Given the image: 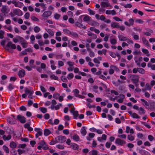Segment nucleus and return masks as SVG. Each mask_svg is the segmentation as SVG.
<instances>
[{
    "instance_id": "1",
    "label": "nucleus",
    "mask_w": 155,
    "mask_h": 155,
    "mask_svg": "<svg viewBox=\"0 0 155 155\" xmlns=\"http://www.w3.org/2000/svg\"><path fill=\"white\" fill-rule=\"evenodd\" d=\"M39 145L37 147V148L41 150L42 148L44 150H46L48 149V145L44 140L40 141L38 143Z\"/></svg>"
},
{
    "instance_id": "2",
    "label": "nucleus",
    "mask_w": 155,
    "mask_h": 155,
    "mask_svg": "<svg viewBox=\"0 0 155 155\" xmlns=\"http://www.w3.org/2000/svg\"><path fill=\"white\" fill-rule=\"evenodd\" d=\"M10 48L11 47L12 49H15L16 48V45L14 44H13L12 42L11 41H9L8 42L7 44L6 45V47L5 48L8 51H10L11 53L13 52L12 51H10V49L9 48Z\"/></svg>"
},
{
    "instance_id": "3",
    "label": "nucleus",
    "mask_w": 155,
    "mask_h": 155,
    "mask_svg": "<svg viewBox=\"0 0 155 155\" xmlns=\"http://www.w3.org/2000/svg\"><path fill=\"white\" fill-rule=\"evenodd\" d=\"M55 139L56 142L62 143L66 141V138L64 136H59L55 138Z\"/></svg>"
},
{
    "instance_id": "4",
    "label": "nucleus",
    "mask_w": 155,
    "mask_h": 155,
    "mask_svg": "<svg viewBox=\"0 0 155 155\" xmlns=\"http://www.w3.org/2000/svg\"><path fill=\"white\" fill-rule=\"evenodd\" d=\"M131 81L134 84H137L139 81V76L138 75L134 74L131 76Z\"/></svg>"
},
{
    "instance_id": "5",
    "label": "nucleus",
    "mask_w": 155,
    "mask_h": 155,
    "mask_svg": "<svg viewBox=\"0 0 155 155\" xmlns=\"http://www.w3.org/2000/svg\"><path fill=\"white\" fill-rule=\"evenodd\" d=\"M17 119L21 123L24 124L26 121V118L23 116L19 114L17 116Z\"/></svg>"
},
{
    "instance_id": "6",
    "label": "nucleus",
    "mask_w": 155,
    "mask_h": 155,
    "mask_svg": "<svg viewBox=\"0 0 155 155\" xmlns=\"http://www.w3.org/2000/svg\"><path fill=\"white\" fill-rule=\"evenodd\" d=\"M13 4L14 5L15 7L20 8H21L24 5L23 3L19 1L17 2L15 1H14V2H13Z\"/></svg>"
},
{
    "instance_id": "7",
    "label": "nucleus",
    "mask_w": 155,
    "mask_h": 155,
    "mask_svg": "<svg viewBox=\"0 0 155 155\" xmlns=\"http://www.w3.org/2000/svg\"><path fill=\"white\" fill-rule=\"evenodd\" d=\"M25 74V72L24 70L21 69L20 70L18 73L19 77L20 78L23 77Z\"/></svg>"
},
{
    "instance_id": "8",
    "label": "nucleus",
    "mask_w": 155,
    "mask_h": 155,
    "mask_svg": "<svg viewBox=\"0 0 155 155\" xmlns=\"http://www.w3.org/2000/svg\"><path fill=\"white\" fill-rule=\"evenodd\" d=\"M109 1L108 0H104L101 2V6L103 7H107L109 6Z\"/></svg>"
},
{
    "instance_id": "9",
    "label": "nucleus",
    "mask_w": 155,
    "mask_h": 155,
    "mask_svg": "<svg viewBox=\"0 0 155 155\" xmlns=\"http://www.w3.org/2000/svg\"><path fill=\"white\" fill-rule=\"evenodd\" d=\"M52 12L50 11H47L44 12L42 14V16L44 18H47L50 16Z\"/></svg>"
},
{
    "instance_id": "10",
    "label": "nucleus",
    "mask_w": 155,
    "mask_h": 155,
    "mask_svg": "<svg viewBox=\"0 0 155 155\" xmlns=\"http://www.w3.org/2000/svg\"><path fill=\"white\" fill-rule=\"evenodd\" d=\"M115 143L118 145H122L125 144L126 142L124 140H121L120 138H117L115 140Z\"/></svg>"
},
{
    "instance_id": "11",
    "label": "nucleus",
    "mask_w": 155,
    "mask_h": 155,
    "mask_svg": "<svg viewBox=\"0 0 155 155\" xmlns=\"http://www.w3.org/2000/svg\"><path fill=\"white\" fill-rule=\"evenodd\" d=\"M88 24L94 26H98L99 25V24L98 22L92 20H90Z\"/></svg>"
},
{
    "instance_id": "12",
    "label": "nucleus",
    "mask_w": 155,
    "mask_h": 155,
    "mask_svg": "<svg viewBox=\"0 0 155 155\" xmlns=\"http://www.w3.org/2000/svg\"><path fill=\"white\" fill-rule=\"evenodd\" d=\"M81 23L79 21L76 22L75 23V25L79 28H81L82 27L84 29H86V26H83V24H81Z\"/></svg>"
},
{
    "instance_id": "13",
    "label": "nucleus",
    "mask_w": 155,
    "mask_h": 155,
    "mask_svg": "<svg viewBox=\"0 0 155 155\" xmlns=\"http://www.w3.org/2000/svg\"><path fill=\"white\" fill-rule=\"evenodd\" d=\"M86 129V127H85L83 126L81 127L80 130L81 134L84 136H85L87 134Z\"/></svg>"
},
{
    "instance_id": "14",
    "label": "nucleus",
    "mask_w": 155,
    "mask_h": 155,
    "mask_svg": "<svg viewBox=\"0 0 155 155\" xmlns=\"http://www.w3.org/2000/svg\"><path fill=\"white\" fill-rule=\"evenodd\" d=\"M17 145L16 143L14 141H12L10 143V147L12 149H14L16 148L17 147Z\"/></svg>"
},
{
    "instance_id": "15",
    "label": "nucleus",
    "mask_w": 155,
    "mask_h": 155,
    "mask_svg": "<svg viewBox=\"0 0 155 155\" xmlns=\"http://www.w3.org/2000/svg\"><path fill=\"white\" fill-rule=\"evenodd\" d=\"M70 146L71 148L74 150H77L79 148L78 145L74 143H71Z\"/></svg>"
},
{
    "instance_id": "16",
    "label": "nucleus",
    "mask_w": 155,
    "mask_h": 155,
    "mask_svg": "<svg viewBox=\"0 0 155 155\" xmlns=\"http://www.w3.org/2000/svg\"><path fill=\"white\" fill-rule=\"evenodd\" d=\"M2 9L1 10V11L2 12L1 13L5 14V15L6 14L8 13V12H7V7L5 5H2Z\"/></svg>"
},
{
    "instance_id": "17",
    "label": "nucleus",
    "mask_w": 155,
    "mask_h": 155,
    "mask_svg": "<svg viewBox=\"0 0 155 155\" xmlns=\"http://www.w3.org/2000/svg\"><path fill=\"white\" fill-rule=\"evenodd\" d=\"M111 26L112 27L117 28H119V23L116 22H112L111 24Z\"/></svg>"
},
{
    "instance_id": "18",
    "label": "nucleus",
    "mask_w": 155,
    "mask_h": 155,
    "mask_svg": "<svg viewBox=\"0 0 155 155\" xmlns=\"http://www.w3.org/2000/svg\"><path fill=\"white\" fill-rule=\"evenodd\" d=\"M118 38L119 40L120 41H127V38L123 36L122 35H118Z\"/></svg>"
},
{
    "instance_id": "19",
    "label": "nucleus",
    "mask_w": 155,
    "mask_h": 155,
    "mask_svg": "<svg viewBox=\"0 0 155 155\" xmlns=\"http://www.w3.org/2000/svg\"><path fill=\"white\" fill-rule=\"evenodd\" d=\"M35 130L37 132V134L39 136H41L42 134V130L41 129L38 128H35Z\"/></svg>"
},
{
    "instance_id": "20",
    "label": "nucleus",
    "mask_w": 155,
    "mask_h": 155,
    "mask_svg": "<svg viewBox=\"0 0 155 155\" xmlns=\"http://www.w3.org/2000/svg\"><path fill=\"white\" fill-rule=\"evenodd\" d=\"M150 109L152 111H153L155 109V102H150Z\"/></svg>"
},
{
    "instance_id": "21",
    "label": "nucleus",
    "mask_w": 155,
    "mask_h": 155,
    "mask_svg": "<svg viewBox=\"0 0 155 155\" xmlns=\"http://www.w3.org/2000/svg\"><path fill=\"white\" fill-rule=\"evenodd\" d=\"M142 39L143 42L144 44L145 45L148 47H150V45L148 42V41L144 37H142Z\"/></svg>"
},
{
    "instance_id": "22",
    "label": "nucleus",
    "mask_w": 155,
    "mask_h": 155,
    "mask_svg": "<svg viewBox=\"0 0 155 155\" xmlns=\"http://www.w3.org/2000/svg\"><path fill=\"white\" fill-rule=\"evenodd\" d=\"M51 133V131L48 129H45L44 131V135L45 136L48 135Z\"/></svg>"
},
{
    "instance_id": "23",
    "label": "nucleus",
    "mask_w": 155,
    "mask_h": 155,
    "mask_svg": "<svg viewBox=\"0 0 155 155\" xmlns=\"http://www.w3.org/2000/svg\"><path fill=\"white\" fill-rule=\"evenodd\" d=\"M25 92L27 94L32 95L34 93V91H33L30 90L26 88L25 89Z\"/></svg>"
},
{
    "instance_id": "24",
    "label": "nucleus",
    "mask_w": 155,
    "mask_h": 155,
    "mask_svg": "<svg viewBox=\"0 0 155 155\" xmlns=\"http://www.w3.org/2000/svg\"><path fill=\"white\" fill-rule=\"evenodd\" d=\"M12 137L11 135H9L7 136H6L5 135H3L2 138L4 140H10Z\"/></svg>"
},
{
    "instance_id": "25",
    "label": "nucleus",
    "mask_w": 155,
    "mask_h": 155,
    "mask_svg": "<svg viewBox=\"0 0 155 155\" xmlns=\"http://www.w3.org/2000/svg\"><path fill=\"white\" fill-rule=\"evenodd\" d=\"M73 139L76 141H80V137L77 134H75L73 137Z\"/></svg>"
},
{
    "instance_id": "26",
    "label": "nucleus",
    "mask_w": 155,
    "mask_h": 155,
    "mask_svg": "<svg viewBox=\"0 0 155 155\" xmlns=\"http://www.w3.org/2000/svg\"><path fill=\"white\" fill-rule=\"evenodd\" d=\"M90 155H97L98 153L97 151L95 150H93L89 152ZM98 155H100L98 154Z\"/></svg>"
},
{
    "instance_id": "27",
    "label": "nucleus",
    "mask_w": 155,
    "mask_h": 155,
    "mask_svg": "<svg viewBox=\"0 0 155 155\" xmlns=\"http://www.w3.org/2000/svg\"><path fill=\"white\" fill-rule=\"evenodd\" d=\"M138 110L139 113L140 114H144L145 113V110L141 107H140Z\"/></svg>"
},
{
    "instance_id": "28",
    "label": "nucleus",
    "mask_w": 155,
    "mask_h": 155,
    "mask_svg": "<svg viewBox=\"0 0 155 155\" xmlns=\"http://www.w3.org/2000/svg\"><path fill=\"white\" fill-rule=\"evenodd\" d=\"M120 4L122 6H123L125 8H130L132 7V5L131 4H124L123 3H120Z\"/></svg>"
},
{
    "instance_id": "29",
    "label": "nucleus",
    "mask_w": 155,
    "mask_h": 155,
    "mask_svg": "<svg viewBox=\"0 0 155 155\" xmlns=\"http://www.w3.org/2000/svg\"><path fill=\"white\" fill-rule=\"evenodd\" d=\"M78 111L77 110L75 111L73 113V114L74 115V119H77V117L79 116Z\"/></svg>"
},
{
    "instance_id": "30",
    "label": "nucleus",
    "mask_w": 155,
    "mask_h": 155,
    "mask_svg": "<svg viewBox=\"0 0 155 155\" xmlns=\"http://www.w3.org/2000/svg\"><path fill=\"white\" fill-rule=\"evenodd\" d=\"M39 109L43 113H45L47 112V109L45 107H40Z\"/></svg>"
},
{
    "instance_id": "31",
    "label": "nucleus",
    "mask_w": 155,
    "mask_h": 155,
    "mask_svg": "<svg viewBox=\"0 0 155 155\" xmlns=\"http://www.w3.org/2000/svg\"><path fill=\"white\" fill-rule=\"evenodd\" d=\"M84 16L83 18V20L84 21H90V18H91L90 17L87 15H84Z\"/></svg>"
},
{
    "instance_id": "32",
    "label": "nucleus",
    "mask_w": 155,
    "mask_h": 155,
    "mask_svg": "<svg viewBox=\"0 0 155 155\" xmlns=\"http://www.w3.org/2000/svg\"><path fill=\"white\" fill-rule=\"evenodd\" d=\"M3 149L4 150L6 153H8L9 152V148L6 146L4 145L3 147Z\"/></svg>"
},
{
    "instance_id": "33",
    "label": "nucleus",
    "mask_w": 155,
    "mask_h": 155,
    "mask_svg": "<svg viewBox=\"0 0 155 155\" xmlns=\"http://www.w3.org/2000/svg\"><path fill=\"white\" fill-rule=\"evenodd\" d=\"M139 153L142 155H147V151L143 150H140Z\"/></svg>"
},
{
    "instance_id": "34",
    "label": "nucleus",
    "mask_w": 155,
    "mask_h": 155,
    "mask_svg": "<svg viewBox=\"0 0 155 155\" xmlns=\"http://www.w3.org/2000/svg\"><path fill=\"white\" fill-rule=\"evenodd\" d=\"M127 139L129 140L133 141L134 139V136H133L131 134L128 135L127 136Z\"/></svg>"
},
{
    "instance_id": "35",
    "label": "nucleus",
    "mask_w": 155,
    "mask_h": 155,
    "mask_svg": "<svg viewBox=\"0 0 155 155\" xmlns=\"http://www.w3.org/2000/svg\"><path fill=\"white\" fill-rule=\"evenodd\" d=\"M110 43L112 45H115L116 44L117 42V41L115 38H112L110 39Z\"/></svg>"
},
{
    "instance_id": "36",
    "label": "nucleus",
    "mask_w": 155,
    "mask_h": 155,
    "mask_svg": "<svg viewBox=\"0 0 155 155\" xmlns=\"http://www.w3.org/2000/svg\"><path fill=\"white\" fill-rule=\"evenodd\" d=\"M34 31L35 33H38L41 30L40 28L38 26H35L34 28Z\"/></svg>"
},
{
    "instance_id": "37",
    "label": "nucleus",
    "mask_w": 155,
    "mask_h": 155,
    "mask_svg": "<svg viewBox=\"0 0 155 155\" xmlns=\"http://www.w3.org/2000/svg\"><path fill=\"white\" fill-rule=\"evenodd\" d=\"M138 72L142 74H144L145 73V70L142 68H138Z\"/></svg>"
},
{
    "instance_id": "38",
    "label": "nucleus",
    "mask_w": 155,
    "mask_h": 155,
    "mask_svg": "<svg viewBox=\"0 0 155 155\" xmlns=\"http://www.w3.org/2000/svg\"><path fill=\"white\" fill-rule=\"evenodd\" d=\"M140 100L141 101L144 102V104H143V105L146 107V106H149V104L147 102V101L144 100L143 99H141Z\"/></svg>"
},
{
    "instance_id": "39",
    "label": "nucleus",
    "mask_w": 155,
    "mask_h": 155,
    "mask_svg": "<svg viewBox=\"0 0 155 155\" xmlns=\"http://www.w3.org/2000/svg\"><path fill=\"white\" fill-rule=\"evenodd\" d=\"M31 18L32 20L35 21H39V20L38 18L34 16H31Z\"/></svg>"
},
{
    "instance_id": "40",
    "label": "nucleus",
    "mask_w": 155,
    "mask_h": 155,
    "mask_svg": "<svg viewBox=\"0 0 155 155\" xmlns=\"http://www.w3.org/2000/svg\"><path fill=\"white\" fill-rule=\"evenodd\" d=\"M5 16V14L0 13V21H2L4 20V16Z\"/></svg>"
},
{
    "instance_id": "41",
    "label": "nucleus",
    "mask_w": 155,
    "mask_h": 155,
    "mask_svg": "<svg viewBox=\"0 0 155 155\" xmlns=\"http://www.w3.org/2000/svg\"><path fill=\"white\" fill-rule=\"evenodd\" d=\"M59 96L60 95L58 93H55L53 94V97L56 99H58Z\"/></svg>"
},
{
    "instance_id": "42",
    "label": "nucleus",
    "mask_w": 155,
    "mask_h": 155,
    "mask_svg": "<svg viewBox=\"0 0 155 155\" xmlns=\"http://www.w3.org/2000/svg\"><path fill=\"white\" fill-rule=\"evenodd\" d=\"M87 11L90 15H94L95 14V12L90 8H87Z\"/></svg>"
},
{
    "instance_id": "43",
    "label": "nucleus",
    "mask_w": 155,
    "mask_h": 155,
    "mask_svg": "<svg viewBox=\"0 0 155 155\" xmlns=\"http://www.w3.org/2000/svg\"><path fill=\"white\" fill-rule=\"evenodd\" d=\"M131 117L134 118H140V116H138V115L135 113H133Z\"/></svg>"
},
{
    "instance_id": "44",
    "label": "nucleus",
    "mask_w": 155,
    "mask_h": 155,
    "mask_svg": "<svg viewBox=\"0 0 155 155\" xmlns=\"http://www.w3.org/2000/svg\"><path fill=\"white\" fill-rule=\"evenodd\" d=\"M26 146V144L25 143L23 144H19L18 146V148H25Z\"/></svg>"
},
{
    "instance_id": "45",
    "label": "nucleus",
    "mask_w": 155,
    "mask_h": 155,
    "mask_svg": "<svg viewBox=\"0 0 155 155\" xmlns=\"http://www.w3.org/2000/svg\"><path fill=\"white\" fill-rule=\"evenodd\" d=\"M50 78L52 79H54L56 80H58V77L54 74L51 75L50 76Z\"/></svg>"
},
{
    "instance_id": "46",
    "label": "nucleus",
    "mask_w": 155,
    "mask_h": 155,
    "mask_svg": "<svg viewBox=\"0 0 155 155\" xmlns=\"http://www.w3.org/2000/svg\"><path fill=\"white\" fill-rule=\"evenodd\" d=\"M74 74L72 73H70L68 75V78L69 80H70L71 79L73 78L74 77Z\"/></svg>"
},
{
    "instance_id": "47",
    "label": "nucleus",
    "mask_w": 155,
    "mask_h": 155,
    "mask_svg": "<svg viewBox=\"0 0 155 155\" xmlns=\"http://www.w3.org/2000/svg\"><path fill=\"white\" fill-rule=\"evenodd\" d=\"M70 34L72 35L74 38H78V35L75 32H71Z\"/></svg>"
},
{
    "instance_id": "48",
    "label": "nucleus",
    "mask_w": 155,
    "mask_h": 155,
    "mask_svg": "<svg viewBox=\"0 0 155 155\" xmlns=\"http://www.w3.org/2000/svg\"><path fill=\"white\" fill-rule=\"evenodd\" d=\"M4 32L2 30H0V38L2 39L4 38Z\"/></svg>"
},
{
    "instance_id": "49",
    "label": "nucleus",
    "mask_w": 155,
    "mask_h": 155,
    "mask_svg": "<svg viewBox=\"0 0 155 155\" xmlns=\"http://www.w3.org/2000/svg\"><path fill=\"white\" fill-rule=\"evenodd\" d=\"M17 38L20 40V42L21 43L22 42L25 41L24 39L22 37L20 36H17Z\"/></svg>"
},
{
    "instance_id": "50",
    "label": "nucleus",
    "mask_w": 155,
    "mask_h": 155,
    "mask_svg": "<svg viewBox=\"0 0 155 155\" xmlns=\"http://www.w3.org/2000/svg\"><path fill=\"white\" fill-rule=\"evenodd\" d=\"M61 79L63 82H67L68 81V80L66 78L65 76H61Z\"/></svg>"
},
{
    "instance_id": "51",
    "label": "nucleus",
    "mask_w": 155,
    "mask_h": 155,
    "mask_svg": "<svg viewBox=\"0 0 155 155\" xmlns=\"http://www.w3.org/2000/svg\"><path fill=\"white\" fill-rule=\"evenodd\" d=\"M20 140L21 141L25 142H28V138L26 137H21Z\"/></svg>"
},
{
    "instance_id": "52",
    "label": "nucleus",
    "mask_w": 155,
    "mask_h": 155,
    "mask_svg": "<svg viewBox=\"0 0 155 155\" xmlns=\"http://www.w3.org/2000/svg\"><path fill=\"white\" fill-rule=\"evenodd\" d=\"M135 22L138 23L140 24H142L143 23V21L140 19H137L135 20Z\"/></svg>"
},
{
    "instance_id": "53",
    "label": "nucleus",
    "mask_w": 155,
    "mask_h": 155,
    "mask_svg": "<svg viewBox=\"0 0 155 155\" xmlns=\"http://www.w3.org/2000/svg\"><path fill=\"white\" fill-rule=\"evenodd\" d=\"M8 88L9 91H11L12 89L14 88L12 84L11 83L9 84L8 87Z\"/></svg>"
},
{
    "instance_id": "54",
    "label": "nucleus",
    "mask_w": 155,
    "mask_h": 155,
    "mask_svg": "<svg viewBox=\"0 0 155 155\" xmlns=\"http://www.w3.org/2000/svg\"><path fill=\"white\" fill-rule=\"evenodd\" d=\"M109 54L110 56H111L112 58H116V54L114 52L110 51L109 52Z\"/></svg>"
},
{
    "instance_id": "55",
    "label": "nucleus",
    "mask_w": 155,
    "mask_h": 155,
    "mask_svg": "<svg viewBox=\"0 0 155 155\" xmlns=\"http://www.w3.org/2000/svg\"><path fill=\"white\" fill-rule=\"evenodd\" d=\"M73 91L74 93V95H77L79 93V91L77 89H75L73 90Z\"/></svg>"
},
{
    "instance_id": "56",
    "label": "nucleus",
    "mask_w": 155,
    "mask_h": 155,
    "mask_svg": "<svg viewBox=\"0 0 155 155\" xmlns=\"http://www.w3.org/2000/svg\"><path fill=\"white\" fill-rule=\"evenodd\" d=\"M47 32L50 34L51 36H53L54 35V33L53 31L50 29H48L47 30Z\"/></svg>"
},
{
    "instance_id": "57",
    "label": "nucleus",
    "mask_w": 155,
    "mask_h": 155,
    "mask_svg": "<svg viewBox=\"0 0 155 155\" xmlns=\"http://www.w3.org/2000/svg\"><path fill=\"white\" fill-rule=\"evenodd\" d=\"M20 110L21 111H26L27 110L26 108L24 106H21L19 108Z\"/></svg>"
},
{
    "instance_id": "58",
    "label": "nucleus",
    "mask_w": 155,
    "mask_h": 155,
    "mask_svg": "<svg viewBox=\"0 0 155 155\" xmlns=\"http://www.w3.org/2000/svg\"><path fill=\"white\" fill-rule=\"evenodd\" d=\"M87 105L89 108H95V106L94 105H91V104L88 102L87 103Z\"/></svg>"
},
{
    "instance_id": "59",
    "label": "nucleus",
    "mask_w": 155,
    "mask_h": 155,
    "mask_svg": "<svg viewBox=\"0 0 155 155\" xmlns=\"http://www.w3.org/2000/svg\"><path fill=\"white\" fill-rule=\"evenodd\" d=\"M54 18L55 19H58L60 18L61 15H60L56 13L54 15Z\"/></svg>"
},
{
    "instance_id": "60",
    "label": "nucleus",
    "mask_w": 155,
    "mask_h": 155,
    "mask_svg": "<svg viewBox=\"0 0 155 155\" xmlns=\"http://www.w3.org/2000/svg\"><path fill=\"white\" fill-rule=\"evenodd\" d=\"M129 24L130 25H132L134 24V20L132 18H130L129 20Z\"/></svg>"
},
{
    "instance_id": "61",
    "label": "nucleus",
    "mask_w": 155,
    "mask_h": 155,
    "mask_svg": "<svg viewBox=\"0 0 155 155\" xmlns=\"http://www.w3.org/2000/svg\"><path fill=\"white\" fill-rule=\"evenodd\" d=\"M67 63L69 65V67H73V65L74 64V62H72L70 61H68Z\"/></svg>"
},
{
    "instance_id": "62",
    "label": "nucleus",
    "mask_w": 155,
    "mask_h": 155,
    "mask_svg": "<svg viewBox=\"0 0 155 155\" xmlns=\"http://www.w3.org/2000/svg\"><path fill=\"white\" fill-rule=\"evenodd\" d=\"M110 68H112L114 70H115L116 71H117L119 70L118 68L115 66H114L113 65H111L110 67Z\"/></svg>"
},
{
    "instance_id": "63",
    "label": "nucleus",
    "mask_w": 155,
    "mask_h": 155,
    "mask_svg": "<svg viewBox=\"0 0 155 155\" xmlns=\"http://www.w3.org/2000/svg\"><path fill=\"white\" fill-rule=\"evenodd\" d=\"M30 16V14L28 12H26L24 15V17L25 18L28 19Z\"/></svg>"
},
{
    "instance_id": "64",
    "label": "nucleus",
    "mask_w": 155,
    "mask_h": 155,
    "mask_svg": "<svg viewBox=\"0 0 155 155\" xmlns=\"http://www.w3.org/2000/svg\"><path fill=\"white\" fill-rule=\"evenodd\" d=\"M111 144V143L109 142H107L105 144V146L106 147L109 148L110 147V145Z\"/></svg>"
}]
</instances>
